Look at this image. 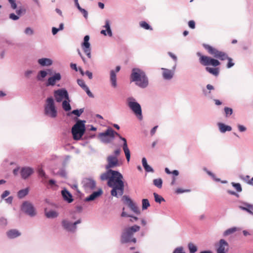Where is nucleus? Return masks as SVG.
Listing matches in <instances>:
<instances>
[{"label":"nucleus","instance_id":"nucleus-52","mask_svg":"<svg viewBox=\"0 0 253 253\" xmlns=\"http://www.w3.org/2000/svg\"><path fill=\"white\" fill-rule=\"evenodd\" d=\"M188 26L191 29L195 28V22L193 20H190L188 22Z\"/></svg>","mask_w":253,"mask_h":253},{"label":"nucleus","instance_id":"nucleus-8","mask_svg":"<svg viewBox=\"0 0 253 253\" xmlns=\"http://www.w3.org/2000/svg\"><path fill=\"white\" fill-rule=\"evenodd\" d=\"M46 102L44 107L45 114L51 118H55L57 116V110L53 98L51 97L48 98Z\"/></svg>","mask_w":253,"mask_h":253},{"label":"nucleus","instance_id":"nucleus-11","mask_svg":"<svg viewBox=\"0 0 253 253\" xmlns=\"http://www.w3.org/2000/svg\"><path fill=\"white\" fill-rule=\"evenodd\" d=\"M54 95L55 100L57 102H61L64 99H69L68 92L65 89H60L55 90Z\"/></svg>","mask_w":253,"mask_h":253},{"label":"nucleus","instance_id":"nucleus-17","mask_svg":"<svg viewBox=\"0 0 253 253\" xmlns=\"http://www.w3.org/2000/svg\"><path fill=\"white\" fill-rule=\"evenodd\" d=\"M61 79L60 73H55L54 76L48 78L46 83V86L54 85L56 82L59 81Z\"/></svg>","mask_w":253,"mask_h":253},{"label":"nucleus","instance_id":"nucleus-47","mask_svg":"<svg viewBox=\"0 0 253 253\" xmlns=\"http://www.w3.org/2000/svg\"><path fill=\"white\" fill-rule=\"evenodd\" d=\"M232 186L236 189L237 192H241L242 190L241 186L239 183H232Z\"/></svg>","mask_w":253,"mask_h":253},{"label":"nucleus","instance_id":"nucleus-39","mask_svg":"<svg viewBox=\"0 0 253 253\" xmlns=\"http://www.w3.org/2000/svg\"><path fill=\"white\" fill-rule=\"evenodd\" d=\"M236 231H237V228L236 227H233V228H229V229L226 230L224 232V236L229 235L230 234L233 233L234 232H236Z\"/></svg>","mask_w":253,"mask_h":253},{"label":"nucleus","instance_id":"nucleus-60","mask_svg":"<svg viewBox=\"0 0 253 253\" xmlns=\"http://www.w3.org/2000/svg\"><path fill=\"white\" fill-rule=\"evenodd\" d=\"M5 201L7 203L9 204H11L12 202L13 198L11 196L8 197L7 199H5Z\"/></svg>","mask_w":253,"mask_h":253},{"label":"nucleus","instance_id":"nucleus-31","mask_svg":"<svg viewBox=\"0 0 253 253\" xmlns=\"http://www.w3.org/2000/svg\"><path fill=\"white\" fill-rule=\"evenodd\" d=\"M29 193L28 188L20 190L17 193V196L19 198L22 199L26 196Z\"/></svg>","mask_w":253,"mask_h":253},{"label":"nucleus","instance_id":"nucleus-1","mask_svg":"<svg viewBox=\"0 0 253 253\" xmlns=\"http://www.w3.org/2000/svg\"><path fill=\"white\" fill-rule=\"evenodd\" d=\"M111 175L108 181V186L112 188L111 191V195L118 197L124 194V183L123 181V176L119 172L110 169Z\"/></svg>","mask_w":253,"mask_h":253},{"label":"nucleus","instance_id":"nucleus-30","mask_svg":"<svg viewBox=\"0 0 253 253\" xmlns=\"http://www.w3.org/2000/svg\"><path fill=\"white\" fill-rule=\"evenodd\" d=\"M45 214L47 218H55L56 217L58 213L55 211L51 210L49 211H45Z\"/></svg>","mask_w":253,"mask_h":253},{"label":"nucleus","instance_id":"nucleus-14","mask_svg":"<svg viewBox=\"0 0 253 253\" xmlns=\"http://www.w3.org/2000/svg\"><path fill=\"white\" fill-rule=\"evenodd\" d=\"M123 199L125 200V202L128 205L129 208L135 213L140 214V211L136 206V205L133 202V201L126 196H124Z\"/></svg>","mask_w":253,"mask_h":253},{"label":"nucleus","instance_id":"nucleus-36","mask_svg":"<svg viewBox=\"0 0 253 253\" xmlns=\"http://www.w3.org/2000/svg\"><path fill=\"white\" fill-rule=\"evenodd\" d=\"M244 206H240L239 207V208L243 211H247L251 214H253V211H251L250 210V204L248 203H244Z\"/></svg>","mask_w":253,"mask_h":253},{"label":"nucleus","instance_id":"nucleus-48","mask_svg":"<svg viewBox=\"0 0 253 253\" xmlns=\"http://www.w3.org/2000/svg\"><path fill=\"white\" fill-rule=\"evenodd\" d=\"M83 112H84V109H81L80 110H74L72 112V113L73 114H74V115L79 117L83 113Z\"/></svg>","mask_w":253,"mask_h":253},{"label":"nucleus","instance_id":"nucleus-5","mask_svg":"<svg viewBox=\"0 0 253 253\" xmlns=\"http://www.w3.org/2000/svg\"><path fill=\"white\" fill-rule=\"evenodd\" d=\"M140 229V226L136 225L126 228L123 230L121 235V243L123 244L130 242L135 243L136 239L132 238V236L134 233L139 231Z\"/></svg>","mask_w":253,"mask_h":253},{"label":"nucleus","instance_id":"nucleus-53","mask_svg":"<svg viewBox=\"0 0 253 253\" xmlns=\"http://www.w3.org/2000/svg\"><path fill=\"white\" fill-rule=\"evenodd\" d=\"M9 18L13 20H17L19 18L18 15H15L14 13H11L9 15Z\"/></svg>","mask_w":253,"mask_h":253},{"label":"nucleus","instance_id":"nucleus-45","mask_svg":"<svg viewBox=\"0 0 253 253\" xmlns=\"http://www.w3.org/2000/svg\"><path fill=\"white\" fill-rule=\"evenodd\" d=\"M165 172L169 174L172 173L174 176H177L179 174V172L178 170H174L172 172H171L169 170V169L167 168L165 169Z\"/></svg>","mask_w":253,"mask_h":253},{"label":"nucleus","instance_id":"nucleus-23","mask_svg":"<svg viewBox=\"0 0 253 253\" xmlns=\"http://www.w3.org/2000/svg\"><path fill=\"white\" fill-rule=\"evenodd\" d=\"M62 195L64 199L67 201L68 203H70L73 202V199H72V195L66 190L62 191Z\"/></svg>","mask_w":253,"mask_h":253},{"label":"nucleus","instance_id":"nucleus-16","mask_svg":"<svg viewBox=\"0 0 253 253\" xmlns=\"http://www.w3.org/2000/svg\"><path fill=\"white\" fill-rule=\"evenodd\" d=\"M108 164L106 166L107 169L114 168L118 165V160L116 156H109L107 159Z\"/></svg>","mask_w":253,"mask_h":253},{"label":"nucleus","instance_id":"nucleus-43","mask_svg":"<svg viewBox=\"0 0 253 253\" xmlns=\"http://www.w3.org/2000/svg\"><path fill=\"white\" fill-rule=\"evenodd\" d=\"M224 112L225 113V116L226 117H228L229 116H230L233 113V110L232 109L225 107L224 108Z\"/></svg>","mask_w":253,"mask_h":253},{"label":"nucleus","instance_id":"nucleus-44","mask_svg":"<svg viewBox=\"0 0 253 253\" xmlns=\"http://www.w3.org/2000/svg\"><path fill=\"white\" fill-rule=\"evenodd\" d=\"M78 84L84 90L87 86L86 85L82 79H78L77 80Z\"/></svg>","mask_w":253,"mask_h":253},{"label":"nucleus","instance_id":"nucleus-54","mask_svg":"<svg viewBox=\"0 0 253 253\" xmlns=\"http://www.w3.org/2000/svg\"><path fill=\"white\" fill-rule=\"evenodd\" d=\"M25 33L27 35H32L33 31L31 28L28 27L25 29Z\"/></svg>","mask_w":253,"mask_h":253},{"label":"nucleus","instance_id":"nucleus-38","mask_svg":"<svg viewBox=\"0 0 253 253\" xmlns=\"http://www.w3.org/2000/svg\"><path fill=\"white\" fill-rule=\"evenodd\" d=\"M140 26L146 29V30H152V28L151 27V26L145 21H141L140 22Z\"/></svg>","mask_w":253,"mask_h":253},{"label":"nucleus","instance_id":"nucleus-12","mask_svg":"<svg viewBox=\"0 0 253 253\" xmlns=\"http://www.w3.org/2000/svg\"><path fill=\"white\" fill-rule=\"evenodd\" d=\"M228 244L224 239L219 240L218 243L216 245L217 253H226L228 250Z\"/></svg>","mask_w":253,"mask_h":253},{"label":"nucleus","instance_id":"nucleus-59","mask_svg":"<svg viewBox=\"0 0 253 253\" xmlns=\"http://www.w3.org/2000/svg\"><path fill=\"white\" fill-rule=\"evenodd\" d=\"M84 90L85 91V92H86L87 94L90 97H93V95L92 94V93L91 92V91L89 90L88 87H86Z\"/></svg>","mask_w":253,"mask_h":253},{"label":"nucleus","instance_id":"nucleus-7","mask_svg":"<svg viewBox=\"0 0 253 253\" xmlns=\"http://www.w3.org/2000/svg\"><path fill=\"white\" fill-rule=\"evenodd\" d=\"M197 55L199 57V62L203 66H208L211 65L213 67H217L220 64V62L214 58L210 56L203 55L200 52H197Z\"/></svg>","mask_w":253,"mask_h":253},{"label":"nucleus","instance_id":"nucleus-4","mask_svg":"<svg viewBox=\"0 0 253 253\" xmlns=\"http://www.w3.org/2000/svg\"><path fill=\"white\" fill-rule=\"evenodd\" d=\"M130 80L131 82H135L137 85L142 88L146 87L148 84V80L145 73L139 69H132Z\"/></svg>","mask_w":253,"mask_h":253},{"label":"nucleus","instance_id":"nucleus-63","mask_svg":"<svg viewBox=\"0 0 253 253\" xmlns=\"http://www.w3.org/2000/svg\"><path fill=\"white\" fill-rule=\"evenodd\" d=\"M168 54L175 61H176L177 60L176 56L174 54H173L172 53L169 52L168 53Z\"/></svg>","mask_w":253,"mask_h":253},{"label":"nucleus","instance_id":"nucleus-55","mask_svg":"<svg viewBox=\"0 0 253 253\" xmlns=\"http://www.w3.org/2000/svg\"><path fill=\"white\" fill-rule=\"evenodd\" d=\"M188 191H189V190H183L182 189H181V188H178L175 190V193H176L177 194H181L183 192H188Z\"/></svg>","mask_w":253,"mask_h":253},{"label":"nucleus","instance_id":"nucleus-57","mask_svg":"<svg viewBox=\"0 0 253 253\" xmlns=\"http://www.w3.org/2000/svg\"><path fill=\"white\" fill-rule=\"evenodd\" d=\"M173 253H185L183 251V249L182 248H176L173 252Z\"/></svg>","mask_w":253,"mask_h":253},{"label":"nucleus","instance_id":"nucleus-2","mask_svg":"<svg viewBox=\"0 0 253 253\" xmlns=\"http://www.w3.org/2000/svg\"><path fill=\"white\" fill-rule=\"evenodd\" d=\"M118 136L123 141V149L125 154L127 162H129L130 158V151L128 148L126 140L122 137L120 134L114 131L112 128H108L105 132L99 134L98 137L101 141L104 143L111 142L114 139L115 136Z\"/></svg>","mask_w":253,"mask_h":253},{"label":"nucleus","instance_id":"nucleus-26","mask_svg":"<svg viewBox=\"0 0 253 253\" xmlns=\"http://www.w3.org/2000/svg\"><path fill=\"white\" fill-rule=\"evenodd\" d=\"M38 63L42 66H49L52 64V61L49 58H42L38 60Z\"/></svg>","mask_w":253,"mask_h":253},{"label":"nucleus","instance_id":"nucleus-41","mask_svg":"<svg viewBox=\"0 0 253 253\" xmlns=\"http://www.w3.org/2000/svg\"><path fill=\"white\" fill-rule=\"evenodd\" d=\"M153 194H154V198H155V201L156 202L161 203L162 201H165L164 199L162 197L159 196L157 193H154Z\"/></svg>","mask_w":253,"mask_h":253},{"label":"nucleus","instance_id":"nucleus-40","mask_svg":"<svg viewBox=\"0 0 253 253\" xmlns=\"http://www.w3.org/2000/svg\"><path fill=\"white\" fill-rule=\"evenodd\" d=\"M188 248L190 253H194L197 250V247L192 243H189L188 244Z\"/></svg>","mask_w":253,"mask_h":253},{"label":"nucleus","instance_id":"nucleus-49","mask_svg":"<svg viewBox=\"0 0 253 253\" xmlns=\"http://www.w3.org/2000/svg\"><path fill=\"white\" fill-rule=\"evenodd\" d=\"M39 75L40 76V77L38 76V79L39 80H41V78H44V77H46V76L47 75V73L44 71H41L39 72Z\"/></svg>","mask_w":253,"mask_h":253},{"label":"nucleus","instance_id":"nucleus-27","mask_svg":"<svg viewBox=\"0 0 253 253\" xmlns=\"http://www.w3.org/2000/svg\"><path fill=\"white\" fill-rule=\"evenodd\" d=\"M219 129L221 132H225L226 131H231L232 128L230 126H226L223 123H219L218 124Z\"/></svg>","mask_w":253,"mask_h":253},{"label":"nucleus","instance_id":"nucleus-32","mask_svg":"<svg viewBox=\"0 0 253 253\" xmlns=\"http://www.w3.org/2000/svg\"><path fill=\"white\" fill-rule=\"evenodd\" d=\"M121 216L122 217H130L131 218L129 219L130 221L131 222H133L134 221H137L138 220V218L136 216H133L129 214H127L125 211V208H123V212L121 214Z\"/></svg>","mask_w":253,"mask_h":253},{"label":"nucleus","instance_id":"nucleus-19","mask_svg":"<svg viewBox=\"0 0 253 253\" xmlns=\"http://www.w3.org/2000/svg\"><path fill=\"white\" fill-rule=\"evenodd\" d=\"M6 235L9 239H14L21 235V233L17 229H10L7 231Z\"/></svg>","mask_w":253,"mask_h":253},{"label":"nucleus","instance_id":"nucleus-34","mask_svg":"<svg viewBox=\"0 0 253 253\" xmlns=\"http://www.w3.org/2000/svg\"><path fill=\"white\" fill-rule=\"evenodd\" d=\"M110 169L108 170V171L106 172H104L102 173L100 176V179L102 181H104L106 180H109L111 175V172L109 171Z\"/></svg>","mask_w":253,"mask_h":253},{"label":"nucleus","instance_id":"nucleus-64","mask_svg":"<svg viewBox=\"0 0 253 253\" xmlns=\"http://www.w3.org/2000/svg\"><path fill=\"white\" fill-rule=\"evenodd\" d=\"M58 31H59V29L55 27H53L52 29V32L54 35L56 34Z\"/></svg>","mask_w":253,"mask_h":253},{"label":"nucleus","instance_id":"nucleus-24","mask_svg":"<svg viewBox=\"0 0 253 253\" xmlns=\"http://www.w3.org/2000/svg\"><path fill=\"white\" fill-rule=\"evenodd\" d=\"M162 69L164 71L163 73V76L164 79L169 80L172 78L173 76V73L171 70L165 68H162Z\"/></svg>","mask_w":253,"mask_h":253},{"label":"nucleus","instance_id":"nucleus-6","mask_svg":"<svg viewBox=\"0 0 253 253\" xmlns=\"http://www.w3.org/2000/svg\"><path fill=\"white\" fill-rule=\"evenodd\" d=\"M85 121L78 120L72 128V133L74 140H80L85 130Z\"/></svg>","mask_w":253,"mask_h":253},{"label":"nucleus","instance_id":"nucleus-37","mask_svg":"<svg viewBox=\"0 0 253 253\" xmlns=\"http://www.w3.org/2000/svg\"><path fill=\"white\" fill-rule=\"evenodd\" d=\"M163 181L161 178L155 179L153 180L154 184L159 188H161L162 186Z\"/></svg>","mask_w":253,"mask_h":253},{"label":"nucleus","instance_id":"nucleus-10","mask_svg":"<svg viewBox=\"0 0 253 253\" xmlns=\"http://www.w3.org/2000/svg\"><path fill=\"white\" fill-rule=\"evenodd\" d=\"M21 210L30 216H34L36 214L34 206L29 202L26 201L23 203L21 206Z\"/></svg>","mask_w":253,"mask_h":253},{"label":"nucleus","instance_id":"nucleus-20","mask_svg":"<svg viewBox=\"0 0 253 253\" xmlns=\"http://www.w3.org/2000/svg\"><path fill=\"white\" fill-rule=\"evenodd\" d=\"M104 27L106 29V30H102L101 31L100 33L104 36L107 35L106 31L107 32V34L110 37L112 36V33L111 30L110 22L108 20H106L105 21V25Z\"/></svg>","mask_w":253,"mask_h":253},{"label":"nucleus","instance_id":"nucleus-50","mask_svg":"<svg viewBox=\"0 0 253 253\" xmlns=\"http://www.w3.org/2000/svg\"><path fill=\"white\" fill-rule=\"evenodd\" d=\"M25 12H26V10L23 8H21L16 11V13L19 17L21 15L25 14Z\"/></svg>","mask_w":253,"mask_h":253},{"label":"nucleus","instance_id":"nucleus-58","mask_svg":"<svg viewBox=\"0 0 253 253\" xmlns=\"http://www.w3.org/2000/svg\"><path fill=\"white\" fill-rule=\"evenodd\" d=\"M39 174L40 176L45 178V173L42 169H39Z\"/></svg>","mask_w":253,"mask_h":253},{"label":"nucleus","instance_id":"nucleus-25","mask_svg":"<svg viewBox=\"0 0 253 253\" xmlns=\"http://www.w3.org/2000/svg\"><path fill=\"white\" fill-rule=\"evenodd\" d=\"M110 81L112 86L116 87L117 86V78L116 74L114 70L110 71Z\"/></svg>","mask_w":253,"mask_h":253},{"label":"nucleus","instance_id":"nucleus-29","mask_svg":"<svg viewBox=\"0 0 253 253\" xmlns=\"http://www.w3.org/2000/svg\"><path fill=\"white\" fill-rule=\"evenodd\" d=\"M206 70L215 76H217L218 75L219 72L218 68H211L209 67H206Z\"/></svg>","mask_w":253,"mask_h":253},{"label":"nucleus","instance_id":"nucleus-22","mask_svg":"<svg viewBox=\"0 0 253 253\" xmlns=\"http://www.w3.org/2000/svg\"><path fill=\"white\" fill-rule=\"evenodd\" d=\"M102 194V190L99 189L97 191L92 193L89 197L86 198V201H93Z\"/></svg>","mask_w":253,"mask_h":253},{"label":"nucleus","instance_id":"nucleus-13","mask_svg":"<svg viewBox=\"0 0 253 253\" xmlns=\"http://www.w3.org/2000/svg\"><path fill=\"white\" fill-rule=\"evenodd\" d=\"M89 40V37L88 35L85 36L84 37V42L82 43V48L84 52V53L86 54V55L87 56V57L89 58H91V49H90V43L88 42V41Z\"/></svg>","mask_w":253,"mask_h":253},{"label":"nucleus","instance_id":"nucleus-18","mask_svg":"<svg viewBox=\"0 0 253 253\" xmlns=\"http://www.w3.org/2000/svg\"><path fill=\"white\" fill-rule=\"evenodd\" d=\"M33 169L29 167L23 168L21 170V175L23 178L26 179L33 173Z\"/></svg>","mask_w":253,"mask_h":253},{"label":"nucleus","instance_id":"nucleus-46","mask_svg":"<svg viewBox=\"0 0 253 253\" xmlns=\"http://www.w3.org/2000/svg\"><path fill=\"white\" fill-rule=\"evenodd\" d=\"M7 224V220L6 219L1 217L0 218V227H3L6 226Z\"/></svg>","mask_w":253,"mask_h":253},{"label":"nucleus","instance_id":"nucleus-3","mask_svg":"<svg viewBox=\"0 0 253 253\" xmlns=\"http://www.w3.org/2000/svg\"><path fill=\"white\" fill-rule=\"evenodd\" d=\"M203 46L207 50L208 52L214 57L221 60H228V62L227 65L228 68H230L234 66V63L232 62V58L228 57L227 54L225 52L219 51L215 47L207 44H203Z\"/></svg>","mask_w":253,"mask_h":253},{"label":"nucleus","instance_id":"nucleus-51","mask_svg":"<svg viewBox=\"0 0 253 253\" xmlns=\"http://www.w3.org/2000/svg\"><path fill=\"white\" fill-rule=\"evenodd\" d=\"M15 0H8L9 2L11 4V7L13 9H16V7H17V5H16V3H15Z\"/></svg>","mask_w":253,"mask_h":253},{"label":"nucleus","instance_id":"nucleus-61","mask_svg":"<svg viewBox=\"0 0 253 253\" xmlns=\"http://www.w3.org/2000/svg\"><path fill=\"white\" fill-rule=\"evenodd\" d=\"M85 74L89 79H91L92 78V74L91 72H89V71H86Z\"/></svg>","mask_w":253,"mask_h":253},{"label":"nucleus","instance_id":"nucleus-35","mask_svg":"<svg viewBox=\"0 0 253 253\" xmlns=\"http://www.w3.org/2000/svg\"><path fill=\"white\" fill-rule=\"evenodd\" d=\"M69 99L68 100H65L62 102V107L63 109L66 111H70L71 109V106L69 104Z\"/></svg>","mask_w":253,"mask_h":253},{"label":"nucleus","instance_id":"nucleus-56","mask_svg":"<svg viewBox=\"0 0 253 253\" xmlns=\"http://www.w3.org/2000/svg\"><path fill=\"white\" fill-rule=\"evenodd\" d=\"M10 194V192L8 190H5L4 191V192L2 194L1 197L2 199H4L6 197L8 196Z\"/></svg>","mask_w":253,"mask_h":253},{"label":"nucleus","instance_id":"nucleus-9","mask_svg":"<svg viewBox=\"0 0 253 253\" xmlns=\"http://www.w3.org/2000/svg\"><path fill=\"white\" fill-rule=\"evenodd\" d=\"M127 101V105L128 107L133 112L137 117L139 120H141L142 118V115L141 108L140 104L134 101V99L132 98H128Z\"/></svg>","mask_w":253,"mask_h":253},{"label":"nucleus","instance_id":"nucleus-15","mask_svg":"<svg viewBox=\"0 0 253 253\" xmlns=\"http://www.w3.org/2000/svg\"><path fill=\"white\" fill-rule=\"evenodd\" d=\"M83 184L86 190H93L96 187L95 181L90 178H84Z\"/></svg>","mask_w":253,"mask_h":253},{"label":"nucleus","instance_id":"nucleus-42","mask_svg":"<svg viewBox=\"0 0 253 253\" xmlns=\"http://www.w3.org/2000/svg\"><path fill=\"white\" fill-rule=\"evenodd\" d=\"M150 206L149 202L148 199H144L142 200V209H147Z\"/></svg>","mask_w":253,"mask_h":253},{"label":"nucleus","instance_id":"nucleus-21","mask_svg":"<svg viewBox=\"0 0 253 253\" xmlns=\"http://www.w3.org/2000/svg\"><path fill=\"white\" fill-rule=\"evenodd\" d=\"M62 223L64 228L68 231H74L75 230V225H73L71 222L66 220H63Z\"/></svg>","mask_w":253,"mask_h":253},{"label":"nucleus","instance_id":"nucleus-62","mask_svg":"<svg viewBox=\"0 0 253 253\" xmlns=\"http://www.w3.org/2000/svg\"><path fill=\"white\" fill-rule=\"evenodd\" d=\"M238 129L241 132L244 131L246 130V128L244 126L242 125L238 126Z\"/></svg>","mask_w":253,"mask_h":253},{"label":"nucleus","instance_id":"nucleus-28","mask_svg":"<svg viewBox=\"0 0 253 253\" xmlns=\"http://www.w3.org/2000/svg\"><path fill=\"white\" fill-rule=\"evenodd\" d=\"M142 165L147 172H153V169L148 165L145 158H143L142 160Z\"/></svg>","mask_w":253,"mask_h":253},{"label":"nucleus","instance_id":"nucleus-33","mask_svg":"<svg viewBox=\"0 0 253 253\" xmlns=\"http://www.w3.org/2000/svg\"><path fill=\"white\" fill-rule=\"evenodd\" d=\"M74 2L78 9L84 14V16L86 18L87 16V12L84 9H83L81 7V6H80L78 0H74Z\"/></svg>","mask_w":253,"mask_h":253}]
</instances>
